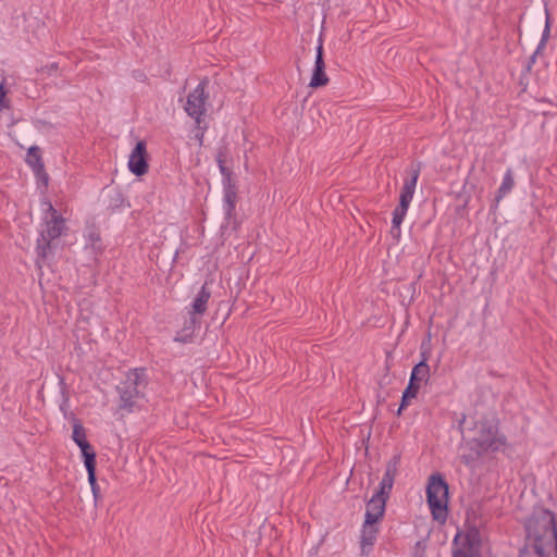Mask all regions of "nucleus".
Segmentation results:
<instances>
[{"mask_svg":"<svg viewBox=\"0 0 557 557\" xmlns=\"http://www.w3.org/2000/svg\"><path fill=\"white\" fill-rule=\"evenodd\" d=\"M397 473V466L396 462L388 463L386 467V470L383 474V478L379 484L377 491L374 493L373 497H380L383 498L386 503L389 498V494L392 492L395 476Z\"/></svg>","mask_w":557,"mask_h":557,"instance_id":"nucleus-11","label":"nucleus"},{"mask_svg":"<svg viewBox=\"0 0 557 557\" xmlns=\"http://www.w3.org/2000/svg\"><path fill=\"white\" fill-rule=\"evenodd\" d=\"M513 185H515V181H513L512 172H511V170H507L506 173L504 174L503 182L498 189V197L499 198L504 197L505 195L510 193Z\"/></svg>","mask_w":557,"mask_h":557,"instance_id":"nucleus-21","label":"nucleus"},{"mask_svg":"<svg viewBox=\"0 0 557 557\" xmlns=\"http://www.w3.org/2000/svg\"><path fill=\"white\" fill-rule=\"evenodd\" d=\"M26 162L36 173L44 171V163L41 161V154L38 147H30L28 149Z\"/></svg>","mask_w":557,"mask_h":557,"instance_id":"nucleus-17","label":"nucleus"},{"mask_svg":"<svg viewBox=\"0 0 557 557\" xmlns=\"http://www.w3.org/2000/svg\"><path fill=\"white\" fill-rule=\"evenodd\" d=\"M527 539L539 557H557V531L554 515L539 510L527 522Z\"/></svg>","mask_w":557,"mask_h":557,"instance_id":"nucleus-1","label":"nucleus"},{"mask_svg":"<svg viewBox=\"0 0 557 557\" xmlns=\"http://www.w3.org/2000/svg\"><path fill=\"white\" fill-rule=\"evenodd\" d=\"M220 169H221V171L224 173L225 168L222 165V163H221V162H220Z\"/></svg>","mask_w":557,"mask_h":557,"instance_id":"nucleus-24","label":"nucleus"},{"mask_svg":"<svg viewBox=\"0 0 557 557\" xmlns=\"http://www.w3.org/2000/svg\"><path fill=\"white\" fill-rule=\"evenodd\" d=\"M8 90L4 87V83L0 84V110H7L10 108V100L7 97Z\"/></svg>","mask_w":557,"mask_h":557,"instance_id":"nucleus-22","label":"nucleus"},{"mask_svg":"<svg viewBox=\"0 0 557 557\" xmlns=\"http://www.w3.org/2000/svg\"><path fill=\"white\" fill-rule=\"evenodd\" d=\"M72 440L81 448L85 465L96 462V454L87 441L86 430L77 421L73 425Z\"/></svg>","mask_w":557,"mask_h":557,"instance_id":"nucleus-9","label":"nucleus"},{"mask_svg":"<svg viewBox=\"0 0 557 557\" xmlns=\"http://www.w3.org/2000/svg\"><path fill=\"white\" fill-rule=\"evenodd\" d=\"M408 209H409L408 207L398 205L395 208L394 212H393V220H392L393 227H392V232L396 236H399V234H400V225L404 222V219H405V216L407 214Z\"/></svg>","mask_w":557,"mask_h":557,"instance_id":"nucleus-19","label":"nucleus"},{"mask_svg":"<svg viewBox=\"0 0 557 557\" xmlns=\"http://www.w3.org/2000/svg\"><path fill=\"white\" fill-rule=\"evenodd\" d=\"M419 174H420L419 169H412L410 176L405 180L404 185L400 190V195H399V205L400 206H405V207L409 208V206L413 199Z\"/></svg>","mask_w":557,"mask_h":557,"instance_id":"nucleus-12","label":"nucleus"},{"mask_svg":"<svg viewBox=\"0 0 557 557\" xmlns=\"http://www.w3.org/2000/svg\"><path fill=\"white\" fill-rule=\"evenodd\" d=\"M397 473V466L396 462L388 463L386 467V470L383 474V478L379 484L377 491L374 493L373 497H380L383 498L386 503L389 498V494L392 492L395 476Z\"/></svg>","mask_w":557,"mask_h":557,"instance_id":"nucleus-10","label":"nucleus"},{"mask_svg":"<svg viewBox=\"0 0 557 557\" xmlns=\"http://www.w3.org/2000/svg\"><path fill=\"white\" fill-rule=\"evenodd\" d=\"M210 299V293L202 287L195 300L191 304V313L202 314L207 310V305Z\"/></svg>","mask_w":557,"mask_h":557,"instance_id":"nucleus-16","label":"nucleus"},{"mask_svg":"<svg viewBox=\"0 0 557 557\" xmlns=\"http://www.w3.org/2000/svg\"><path fill=\"white\" fill-rule=\"evenodd\" d=\"M148 160L149 154L147 151V144L144 140H138L128 156V171L136 176L147 174L149 170Z\"/></svg>","mask_w":557,"mask_h":557,"instance_id":"nucleus-7","label":"nucleus"},{"mask_svg":"<svg viewBox=\"0 0 557 557\" xmlns=\"http://www.w3.org/2000/svg\"><path fill=\"white\" fill-rule=\"evenodd\" d=\"M329 77L325 73V62L323 59V41L319 39L317 47V54L314 60V67L312 70L311 79L309 83V87L319 88L326 86L329 84Z\"/></svg>","mask_w":557,"mask_h":557,"instance_id":"nucleus-8","label":"nucleus"},{"mask_svg":"<svg viewBox=\"0 0 557 557\" xmlns=\"http://www.w3.org/2000/svg\"><path fill=\"white\" fill-rule=\"evenodd\" d=\"M548 33H549V26H548V23H547L546 26H545V30H544V37L546 35H548Z\"/></svg>","mask_w":557,"mask_h":557,"instance_id":"nucleus-23","label":"nucleus"},{"mask_svg":"<svg viewBox=\"0 0 557 557\" xmlns=\"http://www.w3.org/2000/svg\"><path fill=\"white\" fill-rule=\"evenodd\" d=\"M426 503L433 521L443 525L448 518V485L441 474H432L426 485Z\"/></svg>","mask_w":557,"mask_h":557,"instance_id":"nucleus-3","label":"nucleus"},{"mask_svg":"<svg viewBox=\"0 0 557 557\" xmlns=\"http://www.w3.org/2000/svg\"><path fill=\"white\" fill-rule=\"evenodd\" d=\"M430 373L429 364L426 363V358L424 357L418 364H416L411 371L410 380L411 382L421 383L428 380Z\"/></svg>","mask_w":557,"mask_h":557,"instance_id":"nucleus-15","label":"nucleus"},{"mask_svg":"<svg viewBox=\"0 0 557 557\" xmlns=\"http://www.w3.org/2000/svg\"><path fill=\"white\" fill-rule=\"evenodd\" d=\"M44 207V223L40 237L37 240L36 251L38 257L46 259L51 251V244L54 239L67 232L66 220L61 216L53 206L46 201Z\"/></svg>","mask_w":557,"mask_h":557,"instance_id":"nucleus-2","label":"nucleus"},{"mask_svg":"<svg viewBox=\"0 0 557 557\" xmlns=\"http://www.w3.org/2000/svg\"><path fill=\"white\" fill-rule=\"evenodd\" d=\"M453 546V557H481L480 541L475 530L457 533Z\"/></svg>","mask_w":557,"mask_h":557,"instance_id":"nucleus-5","label":"nucleus"},{"mask_svg":"<svg viewBox=\"0 0 557 557\" xmlns=\"http://www.w3.org/2000/svg\"><path fill=\"white\" fill-rule=\"evenodd\" d=\"M86 467V470H87V473H88V482L90 484V487H91V492L95 496V498H98L99 496V485L97 484V481H96V462H87V465H85Z\"/></svg>","mask_w":557,"mask_h":557,"instance_id":"nucleus-20","label":"nucleus"},{"mask_svg":"<svg viewBox=\"0 0 557 557\" xmlns=\"http://www.w3.org/2000/svg\"><path fill=\"white\" fill-rule=\"evenodd\" d=\"M206 100L207 96L205 92V86L199 84L188 94L184 106L186 113L193 117L198 125H200L206 112Z\"/></svg>","mask_w":557,"mask_h":557,"instance_id":"nucleus-6","label":"nucleus"},{"mask_svg":"<svg viewBox=\"0 0 557 557\" xmlns=\"http://www.w3.org/2000/svg\"><path fill=\"white\" fill-rule=\"evenodd\" d=\"M419 388H420L419 383L409 381L408 386L406 387V389L403 393L401 404L398 409V414H400L403 409H405L410 404V401L417 397Z\"/></svg>","mask_w":557,"mask_h":557,"instance_id":"nucleus-18","label":"nucleus"},{"mask_svg":"<svg viewBox=\"0 0 557 557\" xmlns=\"http://www.w3.org/2000/svg\"><path fill=\"white\" fill-rule=\"evenodd\" d=\"M201 135H203V133H201ZM199 141L200 143L202 141V136L199 137Z\"/></svg>","mask_w":557,"mask_h":557,"instance_id":"nucleus-25","label":"nucleus"},{"mask_svg":"<svg viewBox=\"0 0 557 557\" xmlns=\"http://www.w3.org/2000/svg\"><path fill=\"white\" fill-rule=\"evenodd\" d=\"M479 453L484 451H505L506 438L498 433L497 429L493 424H481L476 428L475 436L473 437Z\"/></svg>","mask_w":557,"mask_h":557,"instance_id":"nucleus-4","label":"nucleus"},{"mask_svg":"<svg viewBox=\"0 0 557 557\" xmlns=\"http://www.w3.org/2000/svg\"><path fill=\"white\" fill-rule=\"evenodd\" d=\"M386 503L383 498L371 497L366 507L364 520L381 522L385 512Z\"/></svg>","mask_w":557,"mask_h":557,"instance_id":"nucleus-14","label":"nucleus"},{"mask_svg":"<svg viewBox=\"0 0 557 557\" xmlns=\"http://www.w3.org/2000/svg\"><path fill=\"white\" fill-rule=\"evenodd\" d=\"M379 522H372L370 520H364L361 529V550L363 554H368L372 546L374 545L377 533H379Z\"/></svg>","mask_w":557,"mask_h":557,"instance_id":"nucleus-13","label":"nucleus"}]
</instances>
